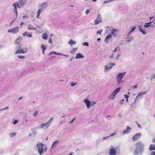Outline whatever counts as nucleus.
<instances>
[{
  "instance_id": "obj_44",
  "label": "nucleus",
  "mask_w": 155,
  "mask_h": 155,
  "mask_svg": "<svg viewBox=\"0 0 155 155\" xmlns=\"http://www.w3.org/2000/svg\"><path fill=\"white\" fill-rule=\"evenodd\" d=\"M89 12V9L87 10L86 11V14H88Z\"/></svg>"
},
{
  "instance_id": "obj_31",
  "label": "nucleus",
  "mask_w": 155,
  "mask_h": 155,
  "mask_svg": "<svg viewBox=\"0 0 155 155\" xmlns=\"http://www.w3.org/2000/svg\"><path fill=\"white\" fill-rule=\"evenodd\" d=\"M140 28V31H141L143 34L145 35L146 34V31L145 30H143L141 28Z\"/></svg>"
},
{
  "instance_id": "obj_57",
  "label": "nucleus",
  "mask_w": 155,
  "mask_h": 155,
  "mask_svg": "<svg viewBox=\"0 0 155 155\" xmlns=\"http://www.w3.org/2000/svg\"><path fill=\"white\" fill-rule=\"evenodd\" d=\"M154 18L153 17H151L150 18V20H151L152 19Z\"/></svg>"
},
{
  "instance_id": "obj_36",
  "label": "nucleus",
  "mask_w": 155,
  "mask_h": 155,
  "mask_svg": "<svg viewBox=\"0 0 155 155\" xmlns=\"http://www.w3.org/2000/svg\"><path fill=\"white\" fill-rule=\"evenodd\" d=\"M56 54V52L54 51H52L49 54V55H51V54Z\"/></svg>"
},
{
  "instance_id": "obj_39",
  "label": "nucleus",
  "mask_w": 155,
  "mask_h": 155,
  "mask_svg": "<svg viewBox=\"0 0 155 155\" xmlns=\"http://www.w3.org/2000/svg\"><path fill=\"white\" fill-rule=\"evenodd\" d=\"M135 28H136V27H134L133 28H132L131 30L129 32V34L130 33H131L132 31H133L135 29Z\"/></svg>"
},
{
  "instance_id": "obj_54",
  "label": "nucleus",
  "mask_w": 155,
  "mask_h": 155,
  "mask_svg": "<svg viewBox=\"0 0 155 155\" xmlns=\"http://www.w3.org/2000/svg\"><path fill=\"white\" fill-rule=\"evenodd\" d=\"M101 39V38H97V40L98 41H100Z\"/></svg>"
},
{
  "instance_id": "obj_23",
  "label": "nucleus",
  "mask_w": 155,
  "mask_h": 155,
  "mask_svg": "<svg viewBox=\"0 0 155 155\" xmlns=\"http://www.w3.org/2000/svg\"><path fill=\"white\" fill-rule=\"evenodd\" d=\"M59 143V142L58 140H56L52 144L51 147L55 146L57 145Z\"/></svg>"
},
{
  "instance_id": "obj_12",
  "label": "nucleus",
  "mask_w": 155,
  "mask_h": 155,
  "mask_svg": "<svg viewBox=\"0 0 155 155\" xmlns=\"http://www.w3.org/2000/svg\"><path fill=\"white\" fill-rule=\"evenodd\" d=\"M84 102L86 104L87 108L89 109L90 108V105H91V102L90 101L87 99H86L84 101Z\"/></svg>"
},
{
  "instance_id": "obj_21",
  "label": "nucleus",
  "mask_w": 155,
  "mask_h": 155,
  "mask_svg": "<svg viewBox=\"0 0 155 155\" xmlns=\"http://www.w3.org/2000/svg\"><path fill=\"white\" fill-rule=\"evenodd\" d=\"M42 11V9H39L38 10V15L37 16V18H40L39 17L40 15V13Z\"/></svg>"
},
{
  "instance_id": "obj_64",
  "label": "nucleus",
  "mask_w": 155,
  "mask_h": 155,
  "mask_svg": "<svg viewBox=\"0 0 155 155\" xmlns=\"http://www.w3.org/2000/svg\"><path fill=\"white\" fill-rule=\"evenodd\" d=\"M137 125H138V126H140L139 124H137Z\"/></svg>"
},
{
  "instance_id": "obj_43",
  "label": "nucleus",
  "mask_w": 155,
  "mask_h": 155,
  "mask_svg": "<svg viewBox=\"0 0 155 155\" xmlns=\"http://www.w3.org/2000/svg\"><path fill=\"white\" fill-rule=\"evenodd\" d=\"M77 83H74V82H72L71 83V86H73L75 85L76 84H77Z\"/></svg>"
},
{
  "instance_id": "obj_13",
  "label": "nucleus",
  "mask_w": 155,
  "mask_h": 155,
  "mask_svg": "<svg viewBox=\"0 0 155 155\" xmlns=\"http://www.w3.org/2000/svg\"><path fill=\"white\" fill-rule=\"evenodd\" d=\"M23 35L24 37L26 36L27 37L29 38H31L32 37V35L31 34L26 31L23 34Z\"/></svg>"
},
{
  "instance_id": "obj_29",
  "label": "nucleus",
  "mask_w": 155,
  "mask_h": 155,
  "mask_svg": "<svg viewBox=\"0 0 155 155\" xmlns=\"http://www.w3.org/2000/svg\"><path fill=\"white\" fill-rule=\"evenodd\" d=\"M41 47L42 50L45 51L46 49V47L45 46H44L43 45H41Z\"/></svg>"
},
{
  "instance_id": "obj_51",
  "label": "nucleus",
  "mask_w": 155,
  "mask_h": 155,
  "mask_svg": "<svg viewBox=\"0 0 155 155\" xmlns=\"http://www.w3.org/2000/svg\"><path fill=\"white\" fill-rule=\"evenodd\" d=\"M56 54L59 55H60L61 54L60 53H56Z\"/></svg>"
},
{
  "instance_id": "obj_40",
  "label": "nucleus",
  "mask_w": 155,
  "mask_h": 155,
  "mask_svg": "<svg viewBox=\"0 0 155 155\" xmlns=\"http://www.w3.org/2000/svg\"><path fill=\"white\" fill-rule=\"evenodd\" d=\"M8 109V107H5L3 108L2 109H0V110H4L5 109L7 110V109Z\"/></svg>"
},
{
  "instance_id": "obj_11",
  "label": "nucleus",
  "mask_w": 155,
  "mask_h": 155,
  "mask_svg": "<svg viewBox=\"0 0 155 155\" xmlns=\"http://www.w3.org/2000/svg\"><path fill=\"white\" fill-rule=\"evenodd\" d=\"M115 65L114 63L110 64L108 66L106 65L105 66V70H108L111 68L113 66Z\"/></svg>"
},
{
  "instance_id": "obj_26",
  "label": "nucleus",
  "mask_w": 155,
  "mask_h": 155,
  "mask_svg": "<svg viewBox=\"0 0 155 155\" xmlns=\"http://www.w3.org/2000/svg\"><path fill=\"white\" fill-rule=\"evenodd\" d=\"M16 134V132L11 133L9 134V135L11 137H13L15 136Z\"/></svg>"
},
{
  "instance_id": "obj_49",
  "label": "nucleus",
  "mask_w": 155,
  "mask_h": 155,
  "mask_svg": "<svg viewBox=\"0 0 155 155\" xmlns=\"http://www.w3.org/2000/svg\"><path fill=\"white\" fill-rule=\"evenodd\" d=\"M96 104V103L95 102H93L92 103L91 105L92 106L93 105H94Z\"/></svg>"
},
{
  "instance_id": "obj_33",
  "label": "nucleus",
  "mask_w": 155,
  "mask_h": 155,
  "mask_svg": "<svg viewBox=\"0 0 155 155\" xmlns=\"http://www.w3.org/2000/svg\"><path fill=\"white\" fill-rule=\"evenodd\" d=\"M83 45H86L87 46H88L89 45V44L87 42H84L83 43Z\"/></svg>"
},
{
  "instance_id": "obj_28",
  "label": "nucleus",
  "mask_w": 155,
  "mask_h": 155,
  "mask_svg": "<svg viewBox=\"0 0 155 155\" xmlns=\"http://www.w3.org/2000/svg\"><path fill=\"white\" fill-rule=\"evenodd\" d=\"M77 49L76 48H74V49H73L71 51V53L72 54H74L75 53V52L76 51Z\"/></svg>"
},
{
  "instance_id": "obj_48",
  "label": "nucleus",
  "mask_w": 155,
  "mask_h": 155,
  "mask_svg": "<svg viewBox=\"0 0 155 155\" xmlns=\"http://www.w3.org/2000/svg\"><path fill=\"white\" fill-rule=\"evenodd\" d=\"M151 155H155V152H154V151L153 152L151 153Z\"/></svg>"
},
{
  "instance_id": "obj_2",
  "label": "nucleus",
  "mask_w": 155,
  "mask_h": 155,
  "mask_svg": "<svg viewBox=\"0 0 155 155\" xmlns=\"http://www.w3.org/2000/svg\"><path fill=\"white\" fill-rule=\"evenodd\" d=\"M45 145L40 142H38L37 144V147H38V151L40 155H41L44 151V149L43 147Z\"/></svg>"
},
{
  "instance_id": "obj_25",
  "label": "nucleus",
  "mask_w": 155,
  "mask_h": 155,
  "mask_svg": "<svg viewBox=\"0 0 155 155\" xmlns=\"http://www.w3.org/2000/svg\"><path fill=\"white\" fill-rule=\"evenodd\" d=\"M146 93V92H144L142 93H139L136 97V98L138 97L139 96H142L144 94H145Z\"/></svg>"
},
{
  "instance_id": "obj_46",
  "label": "nucleus",
  "mask_w": 155,
  "mask_h": 155,
  "mask_svg": "<svg viewBox=\"0 0 155 155\" xmlns=\"http://www.w3.org/2000/svg\"><path fill=\"white\" fill-rule=\"evenodd\" d=\"M114 57V54H113L111 55L109 57V58H112Z\"/></svg>"
},
{
  "instance_id": "obj_10",
  "label": "nucleus",
  "mask_w": 155,
  "mask_h": 155,
  "mask_svg": "<svg viewBox=\"0 0 155 155\" xmlns=\"http://www.w3.org/2000/svg\"><path fill=\"white\" fill-rule=\"evenodd\" d=\"M141 136V134L140 133L136 134L132 138L133 140L135 141L140 137Z\"/></svg>"
},
{
  "instance_id": "obj_50",
  "label": "nucleus",
  "mask_w": 155,
  "mask_h": 155,
  "mask_svg": "<svg viewBox=\"0 0 155 155\" xmlns=\"http://www.w3.org/2000/svg\"><path fill=\"white\" fill-rule=\"evenodd\" d=\"M108 137H103V139L104 140H105V139H107V138H108Z\"/></svg>"
},
{
  "instance_id": "obj_27",
  "label": "nucleus",
  "mask_w": 155,
  "mask_h": 155,
  "mask_svg": "<svg viewBox=\"0 0 155 155\" xmlns=\"http://www.w3.org/2000/svg\"><path fill=\"white\" fill-rule=\"evenodd\" d=\"M112 37V35H108L106 37V38H105V40L107 42V39H109L110 38H111Z\"/></svg>"
},
{
  "instance_id": "obj_17",
  "label": "nucleus",
  "mask_w": 155,
  "mask_h": 155,
  "mask_svg": "<svg viewBox=\"0 0 155 155\" xmlns=\"http://www.w3.org/2000/svg\"><path fill=\"white\" fill-rule=\"evenodd\" d=\"M84 57V56L80 53H78L76 54V56L75 58V59H79L81 58H83Z\"/></svg>"
},
{
  "instance_id": "obj_47",
  "label": "nucleus",
  "mask_w": 155,
  "mask_h": 155,
  "mask_svg": "<svg viewBox=\"0 0 155 155\" xmlns=\"http://www.w3.org/2000/svg\"><path fill=\"white\" fill-rule=\"evenodd\" d=\"M137 85H135L134 87H133V89H135L136 88H137Z\"/></svg>"
},
{
  "instance_id": "obj_61",
  "label": "nucleus",
  "mask_w": 155,
  "mask_h": 155,
  "mask_svg": "<svg viewBox=\"0 0 155 155\" xmlns=\"http://www.w3.org/2000/svg\"><path fill=\"white\" fill-rule=\"evenodd\" d=\"M31 134H29V137H30V136H31Z\"/></svg>"
},
{
  "instance_id": "obj_6",
  "label": "nucleus",
  "mask_w": 155,
  "mask_h": 155,
  "mask_svg": "<svg viewBox=\"0 0 155 155\" xmlns=\"http://www.w3.org/2000/svg\"><path fill=\"white\" fill-rule=\"evenodd\" d=\"M18 45L19 46V48L15 52V54L20 53H24L27 52V49L26 48H25L23 49L20 48V44Z\"/></svg>"
},
{
  "instance_id": "obj_14",
  "label": "nucleus",
  "mask_w": 155,
  "mask_h": 155,
  "mask_svg": "<svg viewBox=\"0 0 155 155\" xmlns=\"http://www.w3.org/2000/svg\"><path fill=\"white\" fill-rule=\"evenodd\" d=\"M118 31L117 29H114L111 31V33L114 36H116L117 35V32Z\"/></svg>"
},
{
  "instance_id": "obj_9",
  "label": "nucleus",
  "mask_w": 155,
  "mask_h": 155,
  "mask_svg": "<svg viewBox=\"0 0 155 155\" xmlns=\"http://www.w3.org/2000/svg\"><path fill=\"white\" fill-rule=\"evenodd\" d=\"M101 19L99 14H98L97 16V18L95 20L94 25H97L101 22Z\"/></svg>"
},
{
  "instance_id": "obj_4",
  "label": "nucleus",
  "mask_w": 155,
  "mask_h": 155,
  "mask_svg": "<svg viewBox=\"0 0 155 155\" xmlns=\"http://www.w3.org/2000/svg\"><path fill=\"white\" fill-rule=\"evenodd\" d=\"M120 89V87H118L112 93L108 96V98L110 99H113L115 97L117 94L118 93Z\"/></svg>"
},
{
  "instance_id": "obj_60",
  "label": "nucleus",
  "mask_w": 155,
  "mask_h": 155,
  "mask_svg": "<svg viewBox=\"0 0 155 155\" xmlns=\"http://www.w3.org/2000/svg\"><path fill=\"white\" fill-rule=\"evenodd\" d=\"M93 2H96V1L97 0H92Z\"/></svg>"
},
{
  "instance_id": "obj_18",
  "label": "nucleus",
  "mask_w": 155,
  "mask_h": 155,
  "mask_svg": "<svg viewBox=\"0 0 155 155\" xmlns=\"http://www.w3.org/2000/svg\"><path fill=\"white\" fill-rule=\"evenodd\" d=\"M149 149L150 150H155V145L154 144L150 145Z\"/></svg>"
},
{
  "instance_id": "obj_37",
  "label": "nucleus",
  "mask_w": 155,
  "mask_h": 155,
  "mask_svg": "<svg viewBox=\"0 0 155 155\" xmlns=\"http://www.w3.org/2000/svg\"><path fill=\"white\" fill-rule=\"evenodd\" d=\"M50 120H49V121H48L47 123H45V124H41V126H45L46 124H47L48 123H49L50 122Z\"/></svg>"
},
{
  "instance_id": "obj_56",
  "label": "nucleus",
  "mask_w": 155,
  "mask_h": 155,
  "mask_svg": "<svg viewBox=\"0 0 155 155\" xmlns=\"http://www.w3.org/2000/svg\"><path fill=\"white\" fill-rule=\"evenodd\" d=\"M24 24L23 22H21V23L20 25H22V24Z\"/></svg>"
},
{
  "instance_id": "obj_41",
  "label": "nucleus",
  "mask_w": 155,
  "mask_h": 155,
  "mask_svg": "<svg viewBox=\"0 0 155 155\" xmlns=\"http://www.w3.org/2000/svg\"><path fill=\"white\" fill-rule=\"evenodd\" d=\"M18 57L20 59H23L25 58V57L24 56H18Z\"/></svg>"
},
{
  "instance_id": "obj_55",
  "label": "nucleus",
  "mask_w": 155,
  "mask_h": 155,
  "mask_svg": "<svg viewBox=\"0 0 155 155\" xmlns=\"http://www.w3.org/2000/svg\"><path fill=\"white\" fill-rule=\"evenodd\" d=\"M75 119V118H74V119H73L71 121L70 123H72L73 120H74Z\"/></svg>"
},
{
  "instance_id": "obj_7",
  "label": "nucleus",
  "mask_w": 155,
  "mask_h": 155,
  "mask_svg": "<svg viewBox=\"0 0 155 155\" xmlns=\"http://www.w3.org/2000/svg\"><path fill=\"white\" fill-rule=\"evenodd\" d=\"M126 73V72H124L123 73H120L119 74L118 76L117 77V82L118 83H120L121 82V80L123 77Z\"/></svg>"
},
{
  "instance_id": "obj_62",
  "label": "nucleus",
  "mask_w": 155,
  "mask_h": 155,
  "mask_svg": "<svg viewBox=\"0 0 155 155\" xmlns=\"http://www.w3.org/2000/svg\"><path fill=\"white\" fill-rule=\"evenodd\" d=\"M69 155H72V153H70L69 154Z\"/></svg>"
},
{
  "instance_id": "obj_52",
  "label": "nucleus",
  "mask_w": 155,
  "mask_h": 155,
  "mask_svg": "<svg viewBox=\"0 0 155 155\" xmlns=\"http://www.w3.org/2000/svg\"><path fill=\"white\" fill-rule=\"evenodd\" d=\"M47 149V148L46 147H45L44 149V150H45V152H46V151Z\"/></svg>"
},
{
  "instance_id": "obj_45",
  "label": "nucleus",
  "mask_w": 155,
  "mask_h": 155,
  "mask_svg": "<svg viewBox=\"0 0 155 155\" xmlns=\"http://www.w3.org/2000/svg\"><path fill=\"white\" fill-rule=\"evenodd\" d=\"M37 113H38V112L37 111H35V113H34V116L35 117L36 116Z\"/></svg>"
},
{
  "instance_id": "obj_5",
  "label": "nucleus",
  "mask_w": 155,
  "mask_h": 155,
  "mask_svg": "<svg viewBox=\"0 0 155 155\" xmlns=\"http://www.w3.org/2000/svg\"><path fill=\"white\" fill-rule=\"evenodd\" d=\"M117 151L112 146L110 147L109 150V153L110 155H116Z\"/></svg>"
},
{
  "instance_id": "obj_58",
  "label": "nucleus",
  "mask_w": 155,
  "mask_h": 155,
  "mask_svg": "<svg viewBox=\"0 0 155 155\" xmlns=\"http://www.w3.org/2000/svg\"><path fill=\"white\" fill-rule=\"evenodd\" d=\"M22 97H20V98L18 99V100H21V99H22Z\"/></svg>"
},
{
  "instance_id": "obj_22",
  "label": "nucleus",
  "mask_w": 155,
  "mask_h": 155,
  "mask_svg": "<svg viewBox=\"0 0 155 155\" xmlns=\"http://www.w3.org/2000/svg\"><path fill=\"white\" fill-rule=\"evenodd\" d=\"M28 30H36L37 29L32 26L31 25H29L28 27Z\"/></svg>"
},
{
  "instance_id": "obj_1",
  "label": "nucleus",
  "mask_w": 155,
  "mask_h": 155,
  "mask_svg": "<svg viewBox=\"0 0 155 155\" xmlns=\"http://www.w3.org/2000/svg\"><path fill=\"white\" fill-rule=\"evenodd\" d=\"M136 150L134 152V155H138L141 153L144 150V145L141 142L139 141L136 144Z\"/></svg>"
},
{
  "instance_id": "obj_35",
  "label": "nucleus",
  "mask_w": 155,
  "mask_h": 155,
  "mask_svg": "<svg viewBox=\"0 0 155 155\" xmlns=\"http://www.w3.org/2000/svg\"><path fill=\"white\" fill-rule=\"evenodd\" d=\"M18 121V120H15L13 121V124H15L17 123Z\"/></svg>"
},
{
  "instance_id": "obj_16",
  "label": "nucleus",
  "mask_w": 155,
  "mask_h": 155,
  "mask_svg": "<svg viewBox=\"0 0 155 155\" xmlns=\"http://www.w3.org/2000/svg\"><path fill=\"white\" fill-rule=\"evenodd\" d=\"M21 39V37H19L15 41V44H19Z\"/></svg>"
},
{
  "instance_id": "obj_32",
  "label": "nucleus",
  "mask_w": 155,
  "mask_h": 155,
  "mask_svg": "<svg viewBox=\"0 0 155 155\" xmlns=\"http://www.w3.org/2000/svg\"><path fill=\"white\" fill-rule=\"evenodd\" d=\"M102 30H103L102 29H101L100 30H98L97 32V34H99L101 35V34L102 31Z\"/></svg>"
},
{
  "instance_id": "obj_15",
  "label": "nucleus",
  "mask_w": 155,
  "mask_h": 155,
  "mask_svg": "<svg viewBox=\"0 0 155 155\" xmlns=\"http://www.w3.org/2000/svg\"><path fill=\"white\" fill-rule=\"evenodd\" d=\"M130 130H131V129L129 127H127L126 130H124L123 131V134H127L130 132Z\"/></svg>"
},
{
  "instance_id": "obj_24",
  "label": "nucleus",
  "mask_w": 155,
  "mask_h": 155,
  "mask_svg": "<svg viewBox=\"0 0 155 155\" xmlns=\"http://www.w3.org/2000/svg\"><path fill=\"white\" fill-rule=\"evenodd\" d=\"M47 37L48 35L46 33H44V34L42 35V37L44 39H45L46 40H47Z\"/></svg>"
},
{
  "instance_id": "obj_20",
  "label": "nucleus",
  "mask_w": 155,
  "mask_h": 155,
  "mask_svg": "<svg viewBox=\"0 0 155 155\" xmlns=\"http://www.w3.org/2000/svg\"><path fill=\"white\" fill-rule=\"evenodd\" d=\"M68 43L70 45H73L75 44L76 43V42L74 41L72 39H70L69 41H68Z\"/></svg>"
},
{
  "instance_id": "obj_19",
  "label": "nucleus",
  "mask_w": 155,
  "mask_h": 155,
  "mask_svg": "<svg viewBox=\"0 0 155 155\" xmlns=\"http://www.w3.org/2000/svg\"><path fill=\"white\" fill-rule=\"evenodd\" d=\"M46 4V3H44L43 4H41L40 5V7L41 8V9H42L43 8H46L47 6Z\"/></svg>"
},
{
  "instance_id": "obj_34",
  "label": "nucleus",
  "mask_w": 155,
  "mask_h": 155,
  "mask_svg": "<svg viewBox=\"0 0 155 155\" xmlns=\"http://www.w3.org/2000/svg\"><path fill=\"white\" fill-rule=\"evenodd\" d=\"M52 38H49V40H48V42L49 43H51V44H52Z\"/></svg>"
},
{
  "instance_id": "obj_63",
  "label": "nucleus",
  "mask_w": 155,
  "mask_h": 155,
  "mask_svg": "<svg viewBox=\"0 0 155 155\" xmlns=\"http://www.w3.org/2000/svg\"><path fill=\"white\" fill-rule=\"evenodd\" d=\"M48 139V138H47L46 139H45V140H47Z\"/></svg>"
},
{
  "instance_id": "obj_38",
  "label": "nucleus",
  "mask_w": 155,
  "mask_h": 155,
  "mask_svg": "<svg viewBox=\"0 0 155 155\" xmlns=\"http://www.w3.org/2000/svg\"><path fill=\"white\" fill-rule=\"evenodd\" d=\"M124 96H125V97L126 98H127V101H128V98L129 97V96L128 95L126 94V95H124Z\"/></svg>"
},
{
  "instance_id": "obj_8",
  "label": "nucleus",
  "mask_w": 155,
  "mask_h": 155,
  "mask_svg": "<svg viewBox=\"0 0 155 155\" xmlns=\"http://www.w3.org/2000/svg\"><path fill=\"white\" fill-rule=\"evenodd\" d=\"M19 30V28L18 27H15L14 28L8 30V32L10 33H11L12 34L16 33Z\"/></svg>"
},
{
  "instance_id": "obj_42",
  "label": "nucleus",
  "mask_w": 155,
  "mask_h": 155,
  "mask_svg": "<svg viewBox=\"0 0 155 155\" xmlns=\"http://www.w3.org/2000/svg\"><path fill=\"white\" fill-rule=\"evenodd\" d=\"M116 134V133H114L113 134H111L110 136H108L107 137H110V136H113L114 135H115Z\"/></svg>"
},
{
  "instance_id": "obj_59",
  "label": "nucleus",
  "mask_w": 155,
  "mask_h": 155,
  "mask_svg": "<svg viewBox=\"0 0 155 155\" xmlns=\"http://www.w3.org/2000/svg\"><path fill=\"white\" fill-rule=\"evenodd\" d=\"M44 52H45V51H43V50H42V53L43 54H44Z\"/></svg>"
},
{
  "instance_id": "obj_30",
  "label": "nucleus",
  "mask_w": 155,
  "mask_h": 155,
  "mask_svg": "<svg viewBox=\"0 0 155 155\" xmlns=\"http://www.w3.org/2000/svg\"><path fill=\"white\" fill-rule=\"evenodd\" d=\"M152 22H149L148 23H146V25H144V26L145 27L147 28L148 27L150 26V24L152 23Z\"/></svg>"
},
{
  "instance_id": "obj_3",
  "label": "nucleus",
  "mask_w": 155,
  "mask_h": 155,
  "mask_svg": "<svg viewBox=\"0 0 155 155\" xmlns=\"http://www.w3.org/2000/svg\"><path fill=\"white\" fill-rule=\"evenodd\" d=\"M19 4L21 6H22L24 5V3L23 2V0H19V2L14 3L13 5L15 7L14 12H15L16 14H17V7L18 6L19 8H20V7L19 5Z\"/></svg>"
},
{
  "instance_id": "obj_53",
  "label": "nucleus",
  "mask_w": 155,
  "mask_h": 155,
  "mask_svg": "<svg viewBox=\"0 0 155 155\" xmlns=\"http://www.w3.org/2000/svg\"><path fill=\"white\" fill-rule=\"evenodd\" d=\"M116 49H117V48H116L114 50V52H116Z\"/></svg>"
}]
</instances>
